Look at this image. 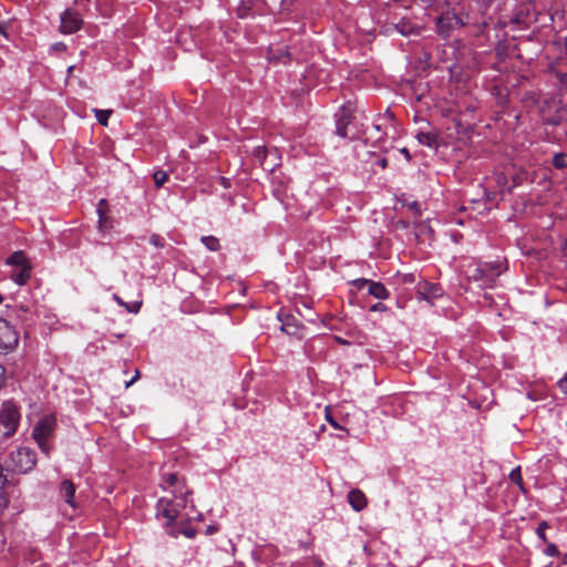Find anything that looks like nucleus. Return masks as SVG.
Segmentation results:
<instances>
[{
	"mask_svg": "<svg viewBox=\"0 0 567 567\" xmlns=\"http://www.w3.org/2000/svg\"><path fill=\"white\" fill-rule=\"evenodd\" d=\"M187 502V499H175L168 496L161 497L156 505V517L164 518L167 528L177 525L178 522L190 519L189 514L182 513V509L186 508Z\"/></svg>",
	"mask_w": 567,
	"mask_h": 567,
	"instance_id": "f257e3e1",
	"label": "nucleus"
},
{
	"mask_svg": "<svg viewBox=\"0 0 567 567\" xmlns=\"http://www.w3.org/2000/svg\"><path fill=\"white\" fill-rule=\"evenodd\" d=\"M505 269L502 261L478 265L470 270L468 278L477 282L480 288H492Z\"/></svg>",
	"mask_w": 567,
	"mask_h": 567,
	"instance_id": "f03ea898",
	"label": "nucleus"
},
{
	"mask_svg": "<svg viewBox=\"0 0 567 567\" xmlns=\"http://www.w3.org/2000/svg\"><path fill=\"white\" fill-rule=\"evenodd\" d=\"M55 427V416L53 414H48L41 417L33 429L32 436L38 443L40 450L45 454H49L51 451V445L48 440L53 434Z\"/></svg>",
	"mask_w": 567,
	"mask_h": 567,
	"instance_id": "7ed1b4c3",
	"label": "nucleus"
},
{
	"mask_svg": "<svg viewBox=\"0 0 567 567\" xmlns=\"http://www.w3.org/2000/svg\"><path fill=\"white\" fill-rule=\"evenodd\" d=\"M20 422V412L12 402H4L0 410V434L4 437L13 435Z\"/></svg>",
	"mask_w": 567,
	"mask_h": 567,
	"instance_id": "20e7f679",
	"label": "nucleus"
},
{
	"mask_svg": "<svg viewBox=\"0 0 567 567\" xmlns=\"http://www.w3.org/2000/svg\"><path fill=\"white\" fill-rule=\"evenodd\" d=\"M161 487L164 492L171 494L169 498L187 499V496L192 494L186 486L185 478L177 473L163 474Z\"/></svg>",
	"mask_w": 567,
	"mask_h": 567,
	"instance_id": "39448f33",
	"label": "nucleus"
},
{
	"mask_svg": "<svg viewBox=\"0 0 567 567\" xmlns=\"http://www.w3.org/2000/svg\"><path fill=\"white\" fill-rule=\"evenodd\" d=\"M11 463L13 470L20 473H28L37 464V455L30 447H19L11 453Z\"/></svg>",
	"mask_w": 567,
	"mask_h": 567,
	"instance_id": "423d86ee",
	"label": "nucleus"
},
{
	"mask_svg": "<svg viewBox=\"0 0 567 567\" xmlns=\"http://www.w3.org/2000/svg\"><path fill=\"white\" fill-rule=\"evenodd\" d=\"M18 332L4 319L0 318V351H9L18 344Z\"/></svg>",
	"mask_w": 567,
	"mask_h": 567,
	"instance_id": "0eeeda50",
	"label": "nucleus"
},
{
	"mask_svg": "<svg viewBox=\"0 0 567 567\" xmlns=\"http://www.w3.org/2000/svg\"><path fill=\"white\" fill-rule=\"evenodd\" d=\"M82 20L80 16L72 10H65L61 16L60 30L62 33H73L80 30Z\"/></svg>",
	"mask_w": 567,
	"mask_h": 567,
	"instance_id": "6e6552de",
	"label": "nucleus"
},
{
	"mask_svg": "<svg viewBox=\"0 0 567 567\" xmlns=\"http://www.w3.org/2000/svg\"><path fill=\"white\" fill-rule=\"evenodd\" d=\"M416 293L420 299L432 302L442 295V289L437 285L423 281L417 284Z\"/></svg>",
	"mask_w": 567,
	"mask_h": 567,
	"instance_id": "1a4fd4ad",
	"label": "nucleus"
},
{
	"mask_svg": "<svg viewBox=\"0 0 567 567\" xmlns=\"http://www.w3.org/2000/svg\"><path fill=\"white\" fill-rule=\"evenodd\" d=\"M439 32L446 34L451 29L460 27L462 20L454 12H446L436 19Z\"/></svg>",
	"mask_w": 567,
	"mask_h": 567,
	"instance_id": "9d476101",
	"label": "nucleus"
},
{
	"mask_svg": "<svg viewBox=\"0 0 567 567\" xmlns=\"http://www.w3.org/2000/svg\"><path fill=\"white\" fill-rule=\"evenodd\" d=\"M337 121H336V132L340 137H347L348 132L347 127L351 123L352 120V113L351 109L343 106L339 113L336 114Z\"/></svg>",
	"mask_w": 567,
	"mask_h": 567,
	"instance_id": "9b49d317",
	"label": "nucleus"
},
{
	"mask_svg": "<svg viewBox=\"0 0 567 567\" xmlns=\"http://www.w3.org/2000/svg\"><path fill=\"white\" fill-rule=\"evenodd\" d=\"M365 286L368 287L369 293L377 299L384 300V299H388L390 296L388 289L381 282H375V281H372L369 279L359 280L360 288L365 287Z\"/></svg>",
	"mask_w": 567,
	"mask_h": 567,
	"instance_id": "f8f14e48",
	"label": "nucleus"
},
{
	"mask_svg": "<svg viewBox=\"0 0 567 567\" xmlns=\"http://www.w3.org/2000/svg\"><path fill=\"white\" fill-rule=\"evenodd\" d=\"M60 495L70 506L73 508L76 506L74 501L75 486L70 480L62 481L60 485Z\"/></svg>",
	"mask_w": 567,
	"mask_h": 567,
	"instance_id": "ddd939ff",
	"label": "nucleus"
},
{
	"mask_svg": "<svg viewBox=\"0 0 567 567\" xmlns=\"http://www.w3.org/2000/svg\"><path fill=\"white\" fill-rule=\"evenodd\" d=\"M348 501L351 507L360 512L367 506V497L360 489H352L348 494Z\"/></svg>",
	"mask_w": 567,
	"mask_h": 567,
	"instance_id": "4468645a",
	"label": "nucleus"
},
{
	"mask_svg": "<svg viewBox=\"0 0 567 567\" xmlns=\"http://www.w3.org/2000/svg\"><path fill=\"white\" fill-rule=\"evenodd\" d=\"M31 275V266H23L12 270L11 278L18 285H24Z\"/></svg>",
	"mask_w": 567,
	"mask_h": 567,
	"instance_id": "2eb2a0df",
	"label": "nucleus"
},
{
	"mask_svg": "<svg viewBox=\"0 0 567 567\" xmlns=\"http://www.w3.org/2000/svg\"><path fill=\"white\" fill-rule=\"evenodd\" d=\"M9 265L14 266L16 268L23 267V266H30L28 258L23 251H16L13 252L7 260Z\"/></svg>",
	"mask_w": 567,
	"mask_h": 567,
	"instance_id": "dca6fc26",
	"label": "nucleus"
},
{
	"mask_svg": "<svg viewBox=\"0 0 567 567\" xmlns=\"http://www.w3.org/2000/svg\"><path fill=\"white\" fill-rule=\"evenodd\" d=\"M167 533L173 537H177L179 534H184L188 538H193L196 535V530L192 527L187 528H178L175 525H172L167 528Z\"/></svg>",
	"mask_w": 567,
	"mask_h": 567,
	"instance_id": "f3484780",
	"label": "nucleus"
},
{
	"mask_svg": "<svg viewBox=\"0 0 567 567\" xmlns=\"http://www.w3.org/2000/svg\"><path fill=\"white\" fill-rule=\"evenodd\" d=\"M416 138L422 145H426L429 147H433L436 145V135L432 133H419L416 135Z\"/></svg>",
	"mask_w": 567,
	"mask_h": 567,
	"instance_id": "a211bd4d",
	"label": "nucleus"
},
{
	"mask_svg": "<svg viewBox=\"0 0 567 567\" xmlns=\"http://www.w3.org/2000/svg\"><path fill=\"white\" fill-rule=\"evenodd\" d=\"M202 243L212 251H217L220 247L219 240L214 236L202 237Z\"/></svg>",
	"mask_w": 567,
	"mask_h": 567,
	"instance_id": "6ab92c4d",
	"label": "nucleus"
},
{
	"mask_svg": "<svg viewBox=\"0 0 567 567\" xmlns=\"http://www.w3.org/2000/svg\"><path fill=\"white\" fill-rule=\"evenodd\" d=\"M553 165L555 168L561 169L567 167V154L557 153L554 155Z\"/></svg>",
	"mask_w": 567,
	"mask_h": 567,
	"instance_id": "aec40b11",
	"label": "nucleus"
},
{
	"mask_svg": "<svg viewBox=\"0 0 567 567\" xmlns=\"http://www.w3.org/2000/svg\"><path fill=\"white\" fill-rule=\"evenodd\" d=\"M153 179H154L155 186L161 187L167 182L168 175L165 171L157 169L153 174Z\"/></svg>",
	"mask_w": 567,
	"mask_h": 567,
	"instance_id": "412c9836",
	"label": "nucleus"
},
{
	"mask_svg": "<svg viewBox=\"0 0 567 567\" xmlns=\"http://www.w3.org/2000/svg\"><path fill=\"white\" fill-rule=\"evenodd\" d=\"M254 158L260 164H264V161L267 157V150L265 146H257L252 152Z\"/></svg>",
	"mask_w": 567,
	"mask_h": 567,
	"instance_id": "4be33fe9",
	"label": "nucleus"
},
{
	"mask_svg": "<svg viewBox=\"0 0 567 567\" xmlns=\"http://www.w3.org/2000/svg\"><path fill=\"white\" fill-rule=\"evenodd\" d=\"M111 111L109 110H95V116L100 124L107 125L109 117L111 115Z\"/></svg>",
	"mask_w": 567,
	"mask_h": 567,
	"instance_id": "5701e85b",
	"label": "nucleus"
},
{
	"mask_svg": "<svg viewBox=\"0 0 567 567\" xmlns=\"http://www.w3.org/2000/svg\"><path fill=\"white\" fill-rule=\"evenodd\" d=\"M509 480L516 485H518L520 488H523V478L519 466H517L509 473Z\"/></svg>",
	"mask_w": 567,
	"mask_h": 567,
	"instance_id": "b1692460",
	"label": "nucleus"
},
{
	"mask_svg": "<svg viewBox=\"0 0 567 567\" xmlns=\"http://www.w3.org/2000/svg\"><path fill=\"white\" fill-rule=\"evenodd\" d=\"M106 200L105 199H101L100 203H99V207H97V213H99V216H100V219H99V225H100V228H103L105 227L104 223H105V219H104V207H106Z\"/></svg>",
	"mask_w": 567,
	"mask_h": 567,
	"instance_id": "393cba45",
	"label": "nucleus"
},
{
	"mask_svg": "<svg viewBox=\"0 0 567 567\" xmlns=\"http://www.w3.org/2000/svg\"><path fill=\"white\" fill-rule=\"evenodd\" d=\"M548 527L549 525L546 522H542L537 526L536 534L543 542H547L546 530L548 529Z\"/></svg>",
	"mask_w": 567,
	"mask_h": 567,
	"instance_id": "a878e982",
	"label": "nucleus"
},
{
	"mask_svg": "<svg viewBox=\"0 0 567 567\" xmlns=\"http://www.w3.org/2000/svg\"><path fill=\"white\" fill-rule=\"evenodd\" d=\"M408 209L413 214L414 217L421 216V207L417 202L406 203Z\"/></svg>",
	"mask_w": 567,
	"mask_h": 567,
	"instance_id": "bb28decb",
	"label": "nucleus"
},
{
	"mask_svg": "<svg viewBox=\"0 0 567 567\" xmlns=\"http://www.w3.org/2000/svg\"><path fill=\"white\" fill-rule=\"evenodd\" d=\"M326 420L329 422V424L331 426H333L334 429H339V430H342L344 431L346 433H348V431L346 429H343L342 426L339 425V423L331 416L330 412H329V408H326Z\"/></svg>",
	"mask_w": 567,
	"mask_h": 567,
	"instance_id": "cd10ccee",
	"label": "nucleus"
},
{
	"mask_svg": "<svg viewBox=\"0 0 567 567\" xmlns=\"http://www.w3.org/2000/svg\"><path fill=\"white\" fill-rule=\"evenodd\" d=\"M545 554L550 556V557H555V556H557L559 554V550H558L556 545L548 544L546 549H545Z\"/></svg>",
	"mask_w": 567,
	"mask_h": 567,
	"instance_id": "c85d7f7f",
	"label": "nucleus"
},
{
	"mask_svg": "<svg viewBox=\"0 0 567 567\" xmlns=\"http://www.w3.org/2000/svg\"><path fill=\"white\" fill-rule=\"evenodd\" d=\"M142 302H133L125 305V308L133 313H137L140 311Z\"/></svg>",
	"mask_w": 567,
	"mask_h": 567,
	"instance_id": "c756f323",
	"label": "nucleus"
},
{
	"mask_svg": "<svg viewBox=\"0 0 567 567\" xmlns=\"http://www.w3.org/2000/svg\"><path fill=\"white\" fill-rule=\"evenodd\" d=\"M557 385L563 393L567 394V373L558 381Z\"/></svg>",
	"mask_w": 567,
	"mask_h": 567,
	"instance_id": "7c9ffc66",
	"label": "nucleus"
},
{
	"mask_svg": "<svg viewBox=\"0 0 567 567\" xmlns=\"http://www.w3.org/2000/svg\"><path fill=\"white\" fill-rule=\"evenodd\" d=\"M270 60H277L279 62H282V63H287V61H289V53L288 52H285L282 55L280 56H275V55H270L269 58Z\"/></svg>",
	"mask_w": 567,
	"mask_h": 567,
	"instance_id": "2f4dec72",
	"label": "nucleus"
},
{
	"mask_svg": "<svg viewBox=\"0 0 567 567\" xmlns=\"http://www.w3.org/2000/svg\"><path fill=\"white\" fill-rule=\"evenodd\" d=\"M6 483H7V478L3 475V467L0 465V491L3 489ZM0 497L2 498V492H0Z\"/></svg>",
	"mask_w": 567,
	"mask_h": 567,
	"instance_id": "473e14b6",
	"label": "nucleus"
},
{
	"mask_svg": "<svg viewBox=\"0 0 567 567\" xmlns=\"http://www.w3.org/2000/svg\"><path fill=\"white\" fill-rule=\"evenodd\" d=\"M291 322L287 321V322H282V326H281V330L287 332L288 334H293L295 333V330L291 329Z\"/></svg>",
	"mask_w": 567,
	"mask_h": 567,
	"instance_id": "72a5a7b5",
	"label": "nucleus"
},
{
	"mask_svg": "<svg viewBox=\"0 0 567 567\" xmlns=\"http://www.w3.org/2000/svg\"><path fill=\"white\" fill-rule=\"evenodd\" d=\"M386 307L381 302H378L370 308L371 311H384Z\"/></svg>",
	"mask_w": 567,
	"mask_h": 567,
	"instance_id": "f704fd0d",
	"label": "nucleus"
},
{
	"mask_svg": "<svg viewBox=\"0 0 567 567\" xmlns=\"http://www.w3.org/2000/svg\"><path fill=\"white\" fill-rule=\"evenodd\" d=\"M151 243L154 245V246H162V243H161V238L156 235H153L151 237Z\"/></svg>",
	"mask_w": 567,
	"mask_h": 567,
	"instance_id": "c9c22d12",
	"label": "nucleus"
},
{
	"mask_svg": "<svg viewBox=\"0 0 567 567\" xmlns=\"http://www.w3.org/2000/svg\"><path fill=\"white\" fill-rule=\"evenodd\" d=\"M138 378H140V373H138V371H136L134 378L131 381L125 383V388L131 386Z\"/></svg>",
	"mask_w": 567,
	"mask_h": 567,
	"instance_id": "e433bc0d",
	"label": "nucleus"
},
{
	"mask_svg": "<svg viewBox=\"0 0 567 567\" xmlns=\"http://www.w3.org/2000/svg\"><path fill=\"white\" fill-rule=\"evenodd\" d=\"M4 368L0 364V388L2 386L3 384V380H4Z\"/></svg>",
	"mask_w": 567,
	"mask_h": 567,
	"instance_id": "4c0bfd02",
	"label": "nucleus"
},
{
	"mask_svg": "<svg viewBox=\"0 0 567 567\" xmlns=\"http://www.w3.org/2000/svg\"><path fill=\"white\" fill-rule=\"evenodd\" d=\"M114 299H115V301H116L118 305H121V306H124V307H125V305H127L126 302H124V301H123L118 296H116V295H114Z\"/></svg>",
	"mask_w": 567,
	"mask_h": 567,
	"instance_id": "58836bf2",
	"label": "nucleus"
},
{
	"mask_svg": "<svg viewBox=\"0 0 567 567\" xmlns=\"http://www.w3.org/2000/svg\"><path fill=\"white\" fill-rule=\"evenodd\" d=\"M404 281L412 282V281H413V275H406V276H404Z\"/></svg>",
	"mask_w": 567,
	"mask_h": 567,
	"instance_id": "ea45409f",
	"label": "nucleus"
},
{
	"mask_svg": "<svg viewBox=\"0 0 567 567\" xmlns=\"http://www.w3.org/2000/svg\"><path fill=\"white\" fill-rule=\"evenodd\" d=\"M221 182H223V185H224L225 187H227V186H228V183H229V182H228V179H226L225 177H223V178H221Z\"/></svg>",
	"mask_w": 567,
	"mask_h": 567,
	"instance_id": "a19ab883",
	"label": "nucleus"
},
{
	"mask_svg": "<svg viewBox=\"0 0 567 567\" xmlns=\"http://www.w3.org/2000/svg\"><path fill=\"white\" fill-rule=\"evenodd\" d=\"M214 532H215V528H214V527L209 526V527L207 528V533H208V534H213Z\"/></svg>",
	"mask_w": 567,
	"mask_h": 567,
	"instance_id": "79ce46f5",
	"label": "nucleus"
},
{
	"mask_svg": "<svg viewBox=\"0 0 567 567\" xmlns=\"http://www.w3.org/2000/svg\"><path fill=\"white\" fill-rule=\"evenodd\" d=\"M402 153H403V155H405L408 158L410 157V154H409L408 150L403 148V150H402Z\"/></svg>",
	"mask_w": 567,
	"mask_h": 567,
	"instance_id": "37998d69",
	"label": "nucleus"
},
{
	"mask_svg": "<svg viewBox=\"0 0 567 567\" xmlns=\"http://www.w3.org/2000/svg\"><path fill=\"white\" fill-rule=\"evenodd\" d=\"M563 251L567 256V241L564 244Z\"/></svg>",
	"mask_w": 567,
	"mask_h": 567,
	"instance_id": "c03bdc74",
	"label": "nucleus"
},
{
	"mask_svg": "<svg viewBox=\"0 0 567 567\" xmlns=\"http://www.w3.org/2000/svg\"><path fill=\"white\" fill-rule=\"evenodd\" d=\"M0 33L6 34V33H4V28H3V27H1V25H0Z\"/></svg>",
	"mask_w": 567,
	"mask_h": 567,
	"instance_id": "a18cd8bd",
	"label": "nucleus"
},
{
	"mask_svg": "<svg viewBox=\"0 0 567 567\" xmlns=\"http://www.w3.org/2000/svg\"><path fill=\"white\" fill-rule=\"evenodd\" d=\"M245 16H246V13H245V12H239V17H240V18H244Z\"/></svg>",
	"mask_w": 567,
	"mask_h": 567,
	"instance_id": "49530a36",
	"label": "nucleus"
},
{
	"mask_svg": "<svg viewBox=\"0 0 567 567\" xmlns=\"http://www.w3.org/2000/svg\"><path fill=\"white\" fill-rule=\"evenodd\" d=\"M2 302V297L0 296V303Z\"/></svg>",
	"mask_w": 567,
	"mask_h": 567,
	"instance_id": "de8ad7c7",
	"label": "nucleus"
}]
</instances>
